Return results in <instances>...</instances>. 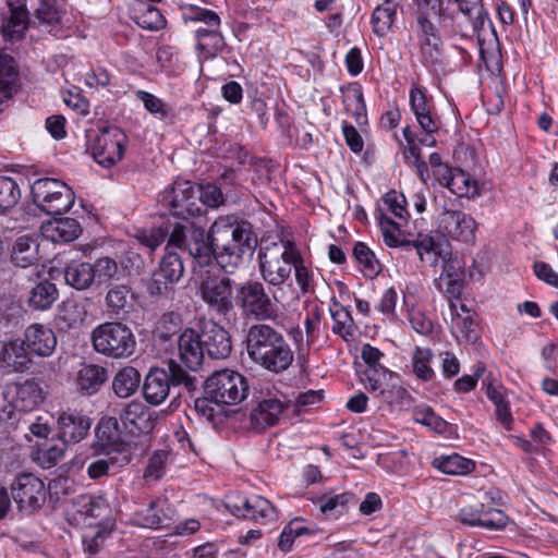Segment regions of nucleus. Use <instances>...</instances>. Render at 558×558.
Instances as JSON below:
<instances>
[{"mask_svg": "<svg viewBox=\"0 0 558 558\" xmlns=\"http://www.w3.org/2000/svg\"><path fill=\"white\" fill-rule=\"evenodd\" d=\"M447 177H444V182L453 194L459 197L474 198L480 195L477 182L471 175L461 169L450 170Z\"/></svg>", "mask_w": 558, "mask_h": 558, "instance_id": "obj_30", "label": "nucleus"}, {"mask_svg": "<svg viewBox=\"0 0 558 558\" xmlns=\"http://www.w3.org/2000/svg\"><path fill=\"white\" fill-rule=\"evenodd\" d=\"M190 220H182L181 222H174L170 226L169 232H168V243H167V250L168 252L170 248H181L186 250V243H187V223Z\"/></svg>", "mask_w": 558, "mask_h": 558, "instance_id": "obj_61", "label": "nucleus"}, {"mask_svg": "<svg viewBox=\"0 0 558 558\" xmlns=\"http://www.w3.org/2000/svg\"><path fill=\"white\" fill-rule=\"evenodd\" d=\"M7 5L10 15L2 26L3 34L10 39H19L29 23L26 0H7Z\"/></svg>", "mask_w": 558, "mask_h": 558, "instance_id": "obj_28", "label": "nucleus"}, {"mask_svg": "<svg viewBox=\"0 0 558 558\" xmlns=\"http://www.w3.org/2000/svg\"><path fill=\"white\" fill-rule=\"evenodd\" d=\"M96 437L99 445L108 452L116 454L128 451L132 454V447L121 438V432L117 417H102L96 427Z\"/></svg>", "mask_w": 558, "mask_h": 558, "instance_id": "obj_26", "label": "nucleus"}, {"mask_svg": "<svg viewBox=\"0 0 558 558\" xmlns=\"http://www.w3.org/2000/svg\"><path fill=\"white\" fill-rule=\"evenodd\" d=\"M106 306L114 315L128 312L132 306L130 289L124 284L110 288L106 295Z\"/></svg>", "mask_w": 558, "mask_h": 558, "instance_id": "obj_45", "label": "nucleus"}, {"mask_svg": "<svg viewBox=\"0 0 558 558\" xmlns=\"http://www.w3.org/2000/svg\"><path fill=\"white\" fill-rule=\"evenodd\" d=\"M24 344L38 356H49L57 347V337L51 328L33 324L24 331Z\"/></svg>", "mask_w": 558, "mask_h": 558, "instance_id": "obj_25", "label": "nucleus"}, {"mask_svg": "<svg viewBox=\"0 0 558 558\" xmlns=\"http://www.w3.org/2000/svg\"><path fill=\"white\" fill-rule=\"evenodd\" d=\"M235 300L245 317L257 320H275L278 310L264 284L256 280H248L236 289Z\"/></svg>", "mask_w": 558, "mask_h": 558, "instance_id": "obj_9", "label": "nucleus"}, {"mask_svg": "<svg viewBox=\"0 0 558 558\" xmlns=\"http://www.w3.org/2000/svg\"><path fill=\"white\" fill-rule=\"evenodd\" d=\"M300 250L290 240L262 246L258 252L259 274L271 287H281L292 274Z\"/></svg>", "mask_w": 558, "mask_h": 558, "instance_id": "obj_3", "label": "nucleus"}, {"mask_svg": "<svg viewBox=\"0 0 558 558\" xmlns=\"http://www.w3.org/2000/svg\"><path fill=\"white\" fill-rule=\"evenodd\" d=\"M11 496L20 511L33 513L45 504V483L33 473L19 474L11 484Z\"/></svg>", "mask_w": 558, "mask_h": 558, "instance_id": "obj_15", "label": "nucleus"}, {"mask_svg": "<svg viewBox=\"0 0 558 558\" xmlns=\"http://www.w3.org/2000/svg\"><path fill=\"white\" fill-rule=\"evenodd\" d=\"M439 231L451 240L472 243L475 239L477 223L475 219L459 209L445 208L438 218Z\"/></svg>", "mask_w": 558, "mask_h": 558, "instance_id": "obj_16", "label": "nucleus"}, {"mask_svg": "<svg viewBox=\"0 0 558 558\" xmlns=\"http://www.w3.org/2000/svg\"><path fill=\"white\" fill-rule=\"evenodd\" d=\"M209 33H202L199 35V40H197L196 48L198 52L205 59H213L219 53H221L226 48V41L221 33L219 32V27L209 26Z\"/></svg>", "mask_w": 558, "mask_h": 558, "instance_id": "obj_42", "label": "nucleus"}, {"mask_svg": "<svg viewBox=\"0 0 558 558\" xmlns=\"http://www.w3.org/2000/svg\"><path fill=\"white\" fill-rule=\"evenodd\" d=\"M167 461V451L159 450L154 452V454L148 460V464L145 470V477L154 481L159 480L165 473Z\"/></svg>", "mask_w": 558, "mask_h": 558, "instance_id": "obj_64", "label": "nucleus"}, {"mask_svg": "<svg viewBox=\"0 0 558 558\" xmlns=\"http://www.w3.org/2000/svg\"><path fill=\"white\" fill-rule=\"evenodd\" d=\"M66 450V444L63 440L50 444H36V448L32 451L33 461L44 469H50L57 465L63 458Z\"/></svg>", "mask_w": 558, "mask_h": 558, "instance_id": "obj_36", "label": "nucleus"}, {"mask_svg": "<svg viewBox=\"0 0 558 558\" xmlns=\"http://www.w3.org/2000/svg\"><path fill=\"white\" fill-rule=\"evenodd\" d=\"M135 95L151 114L158 116L160 119L169 116V108L160 98L145 90H137Z\"/></svg>", "mask_w": 558, "mask_h": 558, "instance_id": "obj_63", "label": "nucleus"}, {"mask_svg": "<svg viewBox=\"0 0 558 558\" xmlns=\"http://www.w3.org/2000/svg\"><path fill=\"white\" fill-rule=\"evenodd\" d=\"M189 379L186 372L175 361L170 360L168 371L158 367L149 371L143 386L144 398L148 403L159 405L168 398L172 385L187 386Z\"/></svg>", "mask_w": 558, "mask_h": 558, "instance_id": "obj_11", "label": "nucleus"}, {"mask_svg": "<svg viewBox=\"0 0 558 558\" xmlns=\"http://www.w3.org/2000/svg\"><path fill=\"white\" fill-rule=\"evenodd\" d=\"M353 255L357 262L363 265L364 269L369 271L371 275H376L379 271V263L369 247L363 243L357 242L353 247Z\"/></svg>", "mask_w": 558, "mask_h": 558, "instance_id": "obj_62", "label": "nucleus"}, {"mask_svg": "<svg viewBox=\"0 0 558 558\" xmlns=\"http://www.w3.org/2000/svg\"><path fill=\"white\" fill-rule=\"evenodd\" d=\"M405 197L403 194L397 193L396 191H390L385 194L383 198V208L378 209V216L380 217V214L387 216L388 213H390L392 216L399 219H407L408 210L405 208Z\"/></svg>", "mask_w": 558, "mask_h": 558, "instance_id": "obj_54", "label": "nucleus"}, {"mask_svg": "<svg viewBox=\"0 0 558 558\" xmlns=\"http://www.w3.org/2000/svg\"><path fill=\"white\" fill-rule=\"evenodd\" d=\"M131 460V453L128 451H121L119 454L107 451L104 457L92 460L86 471L90 478L97 480L108 475L111 468L124 466Z\"/></svg>", "mask_w": 558, "mask_h": 558, "instance_id": "obj_33", "label": "nucleus"}, {"mask_svg": "<svg viewBox=\"0 0 558 558\" xmlns=\"http://www.w3.org/2000/svg\"><path fill=\"white\" fill-rule=\"evenodd\" d=\"M31 353L24 344V339L11 341L8 345L5 365L16 372H23L31 363Z\"/></svg>", "mask_w": 558, "mask_h": 558, "instance_id": "obj_47", "label": "nucleus"}, {"mask_svg": "<svg viewBox=\"0 0 558 558\" xmlns=\"http://www.w3.org/2000/svg\"><path fill=\"white\" fill-rule=\"evenodd\" d=\"M8 395L17 409L25 413L35 410L44 401V391L36 379L13 383L8 387Z\"/></svg>", "mask_w": 558, "mask_h": 558, "instance_id": "obj_24", "label": "nucleus"}, {"mask_svg": "<svg viewBox=\"0 0 558 558\" xmlns=\"http://www.w3.org/2000/svg\"><path fill=\"white\" fill-rule=\"evenodd\" d=\"M410 247L415 248L421 260L425 259V256L430 259L435 265L438 264V257L441 255L444 250L440 245L436 244L434 239L428 234H418L413 241H410Z\"/></svg>", "mask_w": 558, "mask_h": 558, "instance_id": "obj_52", "label": "nucleus"}, {"mask_svg": "<svg viewBox=\"0 0 558 558\" xmlns=\"http://www.w3.org/2000/svg\"><path fill=\"white\" fill-rule=\"evenodd\" d=\"M94 276L92 264L86 262H73L64 270L66 283L77 290H85L95 283Z\"/></svg>", "mask_w": 558, "mask_h": 558, "instance_id": "obj_38", "label": "nucleus"}, {"mask_svg": "<svg viewBox=\"0 0 558 558\" xmlns=\"http://www.w3.org/2000/svg\"><path fill=\"white\" fill-rule=\"evenodd\" d=\"M187 235L192 236V242L186 243V251L191 256L198 259H208L214 255V245L209 233L206 234L203 227L196 226L193 221L187 223Z\"/></svg>", "mask_w": 558, "mask_h": 558, "instance_id": "obj_31", "label": "nucleus"}, {"mask_svg": "<svg viewBox=\"0 0 558 558\" xmlns=\"http://www.w3.org/2000/svg\"><path fill=\"white\" fill-rule=\"evenodd\" d=\"M126 135L117 126L105 128L93 138L90 150L97 163L109 168L124 156Z\"/></svg>", "mask_w": 558, "mask_h": 558, "instance_id": "obj_14", "label": "nucleus"}, {"mask_svg": "<svg viewBox=\"0 0 558 558\" xmlns=\"http://www.w3.org/2000/svg\"><path fill=\"white\" fill-rule=\"evenodd\" d=\"M57 424L60 440L65 444H77L87 436L92 421L81 412L68 410L59 415Z\"/></svg>", "mask_w": 558, "mask_h": 558, "instance_id": "obj_20", "label": "nucleus"}, {"mask_svg": "<svg viewBox=\"0 0 558 558\" xmlns=\"http://www.w3.org/2000/svg\"><path fill=\"white\" fill-rule=\"evenodd\" d=\"M438 263L441 264L440 281L445 279L463 278V263L458 256L444 251L438 257Z\"/></svg>", "mask_w": 558, "mask_h": 558, "instance_id": "obj_56", "label": "nucleus"}, {"mask_svg": "<svg viewBox=\"0 0 558 558\" xmlns=\"http://www.w3.org/2000/svg\"><path fill=\"white\" fill-rule=\"evenodd\" d=\"M58 299V290L56 286L44 280L38 282L29 292L28 303L35 310H47Z\"/></svg>", "mask_w": 558, "mask_h": 558, "instance_id": "obj_43", "label": "nucleus"}, {"mask_svg": "<svg viewBox=\"0 0 558 558\" xmlns=\"http://www.w3.org/2000/svg\"><path fill=\"white\" fill-rule=\"evenodd\" d=\"M433 352L428 348L416 347L412 354V372L424 381L433 379L435 373L430 367Z\"/></svg>", "mask_w": 558, "mask_h": 558, "instance_id": "obj_49", "label": "nucleus"}, {"mask_svg": "<svg viewBox=\"0 0 558 558\" xmlns=\"http://www.w3.org/2000/svg\"><path fill=\"white\" fill-rule=\"evenodd\" d=\"M433 465L449 475H466L475 468V463L472 460L457 453L435 458Z\"/></svg>", "mask_w": 558, "mask_h": 558, "instance_id": "obj_41", "label": "nucleus"}, {"mask_svg": "<svg viewBox=\"0 0 558 558\" xmlns=\"http://www.w3.org/2000/svg\"><path fill=\"white\" fill-rule=\"evenodd\" d=\"M199 197V186L189 181H175L160 194L159 202L171 215L189 220L202 214Z\"/></svg>", "mask_w": 558, "mask_h": 558, "instance_id": "obj_12", "label": "nucleus"}, {"mask_svg": "<svg viewBox=\"0 0 558 558\" xmlns=\"http://www.w3.org/2000/svg\"><path fill=\"white\" fill-rule=\"evenodd\" d=\"M225 271L216 268L202 272L198 292L208 308L218 315L227 316L233 311V280Z\"/></svg>", "mask_w": 558, "mask_h": 558, "instance_id": "obj_6", "label": "nucleus"}, {"mask_svg": "<svg viewBox=\"0 0 558 558\" xmlns=\"http://www.w3.org/2000/svg\"><path fill=\"white\" fill-rule=\"evenodd\" d=\"M451 331L458 342L474 343L478 340V326L475 322L476 314L462 302L451 301Z\"/></svg>", "mask_w": 558, "mask_h": 558, "instance_id": "obj_17", "label": "nucleus"}, {"mask_svg": "<svg viewBox=\"0 0 558 558\" xmlns=\"http://www.w3.org/2000/svg\"><path fill=\"white\" fill-rule=\"evenodd\" d=\"M108 378L106 367L97 364H83L76 374V386L82 393L92 396L100 389Z\"/></svg>", "mask_w": 558, "mask_h": 558, "instance_id": "obj_29", "label": "nucleus"}, {"mask_svg": "<svg viewBox=\"0 0 558 558\" xmlns=\"http://www.w3.org/2000/svg\"><path fill=\"white\" fill-rule=\"evenodd\" d=\"M206 395L215 404H238L248 393L246 378L238 372L222 369L214 373L205 384Z\"/></svg>", "mask_w": 558, "mask_h": 558, "instance_id": "obj_8", "label": "nucleus"}, {"mask_svg": "<svg viewBox=\"0 0 558 558\" xmlns=\"http://www.w3.org/2000/svg\"><path fill=\"white\" fill-rule=\"evenodd\" d=\"M179 357L191 371H197L204 362L202 337L192 328H186L178 338Z\"/></svg>", "mask_w": 558, "mask_h": 558, "instance_id": "obj_22", "label": "nucleus"}, {"mask_svg": "<svg viewBox=\"0 0 558 558\" xmlns=\"http://www.w3.org/2000/svg\"><path fill=\"white\" fill-rule=\"evenodd\" d=\"M90 338L94 350L110 359H129L136 350V338L132 329L119 322L98 325Z\"/></svg>", "mask_w": 558, "mask_h": 558, "instance_id": "obj_5", "label": "nucleus"}, {"mask_svg": "<svg viewBox=\"0 0 558 558\" xmlns=\"http://www.w3.org/2000/svg\"><path fill=\"white\" fill-rule=\"evenodd\" d=\"M202 341L207 353L213 359H226L231 353L229 332L214 322H206L202 327Z\"/></svg>", "mask_w": 558, "mask_h": 558, "instance_id": "obj_23", "label": "nucleus"}, {"mask_svg": "<svg viewBox=\"0 0 558 558\" xmlns=\"http://www.w3.org/2000/svg\"><path fill=\"white\" fill-rule=\"evenodd\" d=\"M393 379H397V376L386 367L366 368L361 378L365 389L377 397L381 395V391H385Z\"/></svg>", "mask_w": 558, "mask_h": 558, "instance_id": "obj_40", "label": "nucleus"}, {"mask_svg": "<svg viewBox=\"0 0 558 558\" xmlns=\"http://www.w3.org/2000/svg\"><path fill=\"white\" fill-rule=\"evenodd\" d=\"M377 219L379 220L383 239L386 245L389 247H410V240L404 238L397 222L392 221L383 213Z\"/></svg>", "mask_w": 558, "mask_h": 558, "instance_id": "obj_46", "label": "nucleus"}, {"mask_svg": "<svg viewBox=\"0 0 558 558\" xmlns=\"http://www.w3.org/2000/svg\"><path fill=\"white\" fill-rule=\"evenodd\" d=\"M21 198L17 183L9 177H0V214L12 209Z\"/></svg>", "mask_w": 558, "mask_h": 558, "instance_id": "obj_50", "label": "nucleus"}, {"mask_svg": "<svg viewBox=\"0 0 558 558\" xmlns=\"http://www.w3.org/2000/svg\"><path fill=\"white\" fill-rule=\"evenodd\" d=\"M17 72L14 59L0 53V105L10 99L16 92Z\"/></svg>", "mask_w": 558, "mask_h": 558, "instance_id": "obj_35", "label": "nucleus"}, {"mask_svg": "<svg viewBox=\"0 0 558 558\" xmlns=\"http://www.w3.org/2000/svg\"><path fill=\"white\" fill-rule=\"evenodd\" d=\"M292 271H294L295 282L299 287L300 293L305 295L314 290V274L313 271L305 265L303 256L301 252L299 253V258H296Z\"/></svg>", "mask_w": 558, "mask_h": 558, "instance_id": "obj_55", "label": "nucleus"}, {"mask_svg": "<svg viewBox=\"0 0 558 558\" xmlns=\"http://www.w3.org/2000/svg\"><path fill=\"white\" fill-rule=\"evenodd\" d=\"M39 244L33 235L25 234L16 239L13 251L12 262L22 268H26L35 264L38 259Z\"/></svg>", "mask_w": 558, "mask_h": 558, "instance_id": "obj_32", "label": "nucleus"}, {"mask_svg": "<svg viewBox=\"0 0 558 558\" xmlns=\"http://www.w3.org/2000/svg\"><path fill=\"white\" fill-rule=\"evenodd\" d=\"M96 284H102L112 279H118L121 270L117 262L110 257H100L92 264Z\"/></svg>", "mask_w": 558, "mask_h": 558, "instance_id": "obj_53", "label": "nucleus"}, {"mask_svg": "<svg viewBox=\"0 0 558 558\" xmlns=\"http://www.w3.org/2000/svg\"><path fill=\"white\" fill-rule=\"evenodd\" d=\"M330 314L333 319L332 331L344 340L352 337L354 332V323L351 317V313L333 300V307L330 308Z\"/></svg>", "mask_w": 558, "mask_h": 558, "instance_id": "obj_48", "label": "nucleus"}, {"mask_svg": "<svg viewBox=\"0 0 558 558\" xmlns=\"http://www.w3.org/2000/svg\"><path fill=\"white\" fill-rule=\"evenodd\" d=\"M34 204L48 215H62L74 204V192L65 183L50 178L36 180L32 185Z\"/></svg>", "mask_w": 558, "mask_h": 558, "instance_id": "obj_7", "label": "nucleus"}, {"mask_svg": "<svg viewBox=\"0 0 558 558\" xmlns=\"http://www.w3.org/2000/svg\"><path fill=\"white\" fill-rule=\"evenodd\" d=\"M82 228L73 218H54L41 226L43 236L53 243H68L78 238Z\"/></svg>", "mask_w": 558, "mask_h": 558, "instance_id": "obj_27", "label": "nucleus"}, {"mask_svg": "<svg viewBox=\"0 0 558 558\" xmlns=\"http://www.w3.org/2000/svg\"><path fill=\"white\" fill-rule=\"evenodd\" d=\"M136 23L144 29L159 31L165 27L166 20L156 7L146 4L145 10L136 15Z\"/></svg>", "mask_w": 558, "mask_h": 558, "instance_id": "obj_57", "label": "nucleus"}, {"mask_svg": "<svg viewBox=\"0 0 558 558\" xmlns=\"http://www.w3.org/2000/svg\"><path fill=\"white\" fill-rule=\"evenodd\" d=\"M441 14L416 12L421 51L426 62L436 63L439 59L440 38L434 21Z\"/></svg>", "mask_w": 558, "mask_h": 558, "instance_id": "obj_18", "label": "nucleus"}, {"mask_svg": "<svg viewBox=\"0 0 558 558\" xmlns=\"http://www.w3.org/2000/svg\"><path fill=\"white\" fill-rule=\"evenodd\" d=\"M65 10L56 0H39L34 16L39 26L56 27L62 23Z\"/></svg>", "mask_w": 558, "mask_h": 558, "instance_id": "obj_39", "label": "nucleus"}, {"mask_svg": "<svg viewBox=\"0 0 558 558\" xmlns=\"http://www.w3.org/2000/svg\"><path fill=\"white\" fill-rule=\"evenodd\" d=\"M175 511L165 497L151 501L146 509L136 512L138 525L148 529H161L174 521Z\"/></svg>", "mask_w": 558, "mask_h": 558, "instance_id": "obj_21", "label": "nucleus"}, {"mask_svg": "<svg viewBox=\"0 0 558 558\" xmlns=\"http://www.w3.org/2000/svg\"><path fill=\"white\" fill-rule=\"evenodd\" d=\"M246 350L255 363L274 373L288 369L293 362V352L282 333L266 324L248 328Z\"/></svg>", "mask_w": 558, "mask_h": 558, "instance_id": "obj_2", "label": "nucleus"}, {"mask_svg": "<svg viewBox=\"0 0 558 558\" xmlns=\"http://www.w3.org/2000/svg\"><path fill=\"white\" fill-rule=\"evenodd\" d=\"M397 14L396 3H383L377 5L372 14V24L378 35H384L392 25Z\"/></svg>", "mask_w": 558, "mask_h": 558, "instance_id": "obj_51", "label": "nucleus"}, {"mask_svg": "<svg viewBox=\"0 0 558 558\" xmlns=\"http://www.w3.org/2000/svg\"><path fill=\"white\" fill-rule=\"evenodd\" d=\"M354 500V495L352 493H341L337 495L325 494L316 499V505L319 507V510L327 514L337 509H344L348 504Z\"/></svg>", "mask_w": 558, "mask_h": 558, "instance_id": "obj_58", "label": "nucleus"}, {"mask_svg": "<svg viewBox=\"0 0 558 558\" xmlns=\"http://www.w3.org/2000/svg\"><path fill=\"white\" fill-rule=\"evenodd\" d=\"M121 420L124 425H130L140 432L150 428L149 412L140 401L130 402L123 410Z\"/></svg>", "mask_w": 558, "mask_h": 558, "instance_id": "obj_44", "label": "nucleus"}, {"mask_svg": "<svg viewBox=\"0 0 558 558\" xmlns=\"http://www.w3.org/2000/svg\"><path fill=\"white\" fill-rule=\"evenodd\" d=\"M74 507L86 527L96 529L86 530L83 534V543L88 551L96 553L110 523L109 504L101 496L80 495L74 499Z\"/></svg>", "mask_w": 558, "mask_h": 558, "instance_id": "obj_4", "label": "nucleus"}, {"mask_svg": "<svg viewBox=\"0 0 558 558\" xmlns=\"http://www.w3.org/2000/svg\"><path fill=\"white\" fill-rule=\"evenodd\" d=\"M87 317L86 305L76 300L63 301L58 307L57 322L61 328L81 326Z\"/></svg>", "mask_w": 558, "mask_h": 558, "instance_id": "obj_34", "label": "nucleus"}, {"mask_svg": "<svg viewBox=\"0 0 558 558\" xmlns=\"http://www.w3.org/2000/svg\"><path fill=\"white\" fill-rule=\"evenodd\" d=\"M228 508L236 515L262 524L276 520L277 510L269 500L262 496H253L241 500V504H229Z\"/></svg>", "mask_w": 558, "mask_h": 558, "instance_id": "obj_19", "label": "nucleus"}, {"mask_svg": "<svg viewBox=\"0 0 558 558\" xmlns=\"http://www.w3.org/2000/svg\"><path fill=\"white\" fill-rule=\"evenodd\" d=\"M140 384V372L135 367L125 366L114 375L112 390L119 398H129L137 391Z\"/></svg>", "mask_w": 558, "mask_h": 558, "instance_id": "obj_37", "label": "nucleus"}, {"mask_svg": "<svg viewBox=\"0 0 558 558\" xmlns=\"http://www.w3.org/2000/svg\"><path fill=\"white\" fill-rule=\"evenodd\" d=\"M209 238L214 245V257L226 272H234L243 263V257L252 255L257 246L252 225L231 217H219L209 229Z\"/></svg>", "mask_w": 558, "mask_h": 558, "instance_id": "obj_1", "label": "nucleus"}, {"mask_svg": "<svg viewBox=\"0 0 558 558\" xmlns=\"http://www.w3.org/2000/svg\"><path fill=\"white\" fill-rule=\"evenodd\" d=\"M290 408L287 397L267 386L260 390L256 407L251 411V423L257 430H263L279 423L284 410Z\"/></svg>", "mask_w": 558, "mask_h": 558, "instance_id": "obj_13", "label": "nucleus"}, {"mask_svg": "<svg viewBox=\"0 0 558 558\" xmlns=\"http://www.w3.org/2000/svg\"><path fill=\"white\" fill-rule=\"evenodd\" d=\"M379 398H381L385 402H387L390 405L398 407H407L410 405L412 402V398L408 390L402 386L398 385L396 379H393L388 385L385 391H381Z\"/></svg>", "mask_w": 558, "mask_h": 558, "instance_id": "obj_60", "label": "nucleus"}, {"mask_svg": "<svg viewBox=\"0 0 558 558\" xmlns=\"http://www.w3.org/2000/svg\"><path fill=\"white\" fill-rule=\"evenodd\" d=\"M158 269L168 278L169 282L174 283H177L184 274L181 257L171 251L162 258Z\"/></svg>", "mask_w": 558, "mask_h": 558, "instance_id": "obj_59", "label": "nucleus"}, {"mask_svg": "<svg viewBox=\"0 0 558 558\" xmlns=\"http://www.w3.org/2000/svg\"><path fill=\"white\" fill-rule=\"evenodd\" d=\"M459 519L465 525L487 530H499L507 523L504 512L494 508L492 492H478L468 505L460 509Z\"/></svg>", "mask_w": 558, "mask_h": 558, "instance_id": "obj_10", "label": "nucleus"}]
</instances>
